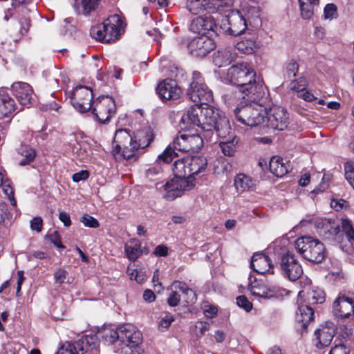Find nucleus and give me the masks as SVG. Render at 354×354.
Listing matches in <instances>:
<instances>
[{
  "mask_svg": "<svg viewBox=\"0 0 354 354\" xmlns=\"http://www.w3.org/2000/svg\"><path fill=\"white\" fill-rule=\"evenodd\" d=\"M227 77L232 84L240 88L243 95H254V100H261L268 93L263 80L257 77L255 71L247 63L230 66Z\"/></svg>",
  "mask_w": 354,
  "mask_h": 354,
  "instance_id": "nucleus-1",
  "label": "nucleus"
},
{
  "mask_svg": "<svg viewBox=\"0 0 354 354\" xmlns=\"http://www.w3.org/2000/svg\"><path fill=\"white\" fill-rule=\"evenodd\" d=\"M201 120L203 136L207 140H211L214 134L216 137L226 138L231 133L229 121L220 115L217 109L205 105Z\"/></svg>",
  "mask_w": 354,
  "mask_h": 354,
  "instance_id": "nucleus-2",
  "label": "nucleus"
},
{
  "mask_svg": "<svg viewBox=\"0 0 354 354\" xmlns=\"http://www.w3.org/2000/svg\"><path fill=\"white\" fill-rule=\"evenodd\" d=\"M298 310L296 312L297 328L306 331L308 323L313 319L314 310L312 305L322 304L325 301V293L321 289H310L306 292L299 291L298 295Z\"/></svg>",
  "mask_w": 354,
  "mask_h": 354,
  "instance_id": "nucleus-3",
  "label": "nucleus"
},
{
  "mask_svg": "<svg viewBox=\"0 0 354 354\" xmlns=\"http://www.w3.org/2000/svg\"><path fill=\"white\" fill-rule=\"evenodd\" d=\"M267 95L268 93L261 100L252 99L254 95H243V98L248 97V100L252 103L245 104L241 103L238 105L234 111L237 121L250 127H255L265 123L267 111L263 104L266 102Z\"/></svg>",
  "mask_w": 354,
  "mask_h": 354,
  "instance_id": "nucleus-4",
  "label": "nucleus"
},
{
  "mask_svg": "<svg viewBox=\"0 0 354 354\" xmlns=\"http://www.w3.org/2000/svg\"><path fill=\"white\" fill-rule=\"evenodd\" d=\"M175 178L167 181L163 186V197L176 198L181 197L189 187L187 178L190 177L187 157L176 160L172 167Z\"/></svg>",
  "mask_w": 354,
  "mask_h": 354,
  "instance_id": "nucleus-5",
  "label": "nucleus"
},
{
  "mask_svg": "<svg viewBox=\"0 0 354 354\" xmlns=\"http://www.w3.org/2000/svg\"><path fill=\"white\" fill-rule=\"evenodd\" d=\"M203 136L199 134H183L176 138L172 146L169 145L158 156V159L164 162H171L177 156L175 150L179 151L194 153L198 152L203 146Z\"/></svg>",
  "mask_w": 354,
  "mask_h": 354,
  "instance_id": "nucleus-6",
  "label": "nucleus"
},
{
  "mask_svg": "<svg viewBox=\"0 0 354 354\" xmlns=\"http://www.w3.org/2000/svg\"><path fill=\"white\" fill-rule=\"evenodd\" d=\"M124 22L118 15H113L106 19L103 23L93 26L90 29L92 38L104 42L115 41L124 32Z\"/></svg>",
  "mask_w": 354,
  "mask_h": 354,
  "instance_id": "nucleus-7",
  "label": "nucleus"
},
{
  "mask_svg": "<svg viewBox=\"0 0 354 354\" xmlns=\"http://www.w3.org/2000/svg\"><path fill=\"white\" fill-rule=\"evenodd\" d=\"M317 232L324 239L339 241L344 234L348 241L354 245V228L351 221L347 218L341 219V227L334 221L322 219L317 222Z\"/></svg>",
  "mask_w": 354,
  "mask_h": 354,
  "instance_id": "nucleus-8",
  "label": "nucleus"
},
{
  "mask_svg": "<svg viewBox=\"0 0 354 354\" xmlns=\"http://www.w3.org/2000/svg\"><path fill=\"white\" fill-rule=\"evenodd\" d=\"M294 245L297 252L309 261L319 263L325 259L324 244L312 236H301L295 241Z\"/></svg>",
  "mask_w": 354,
  "mask_h": 354,
  "instance_id": "nucleus-9",
  "label": "nucleus"
},
{
  "mask_svg": "<svg viewBox=\"0 0 354 354\" xmlns=\"http://www.w3.org/2000/svg\"><path fill=\"white\" fill-rule=\"evenodd\" d=\"M119 348L115 350L120 354H128L131 349L136 348L142 341V334L131 324L118 327Z\"/></svg>",
  "mask_w": 354,
  "mask_h": 354,
  "instance_id": "nucleus-10",
  "label": "nucleus"
},
{
  "mask_svg": "<svg viewBox=\"0 0 354 354\" xmlns=\"http://www.w3.org/2000/svg\"><path fill=\"white\" fill-rule=\"evenodd\" d=\"M133 138L126 129H120L115 132L113 139L112 153L116 160H134L136 154L132 149Z\"/></svg>",
  "mask_w": 354,
  "mask_h": 354,
  "instance_id": "nucleus-11",
  "label": "nucleus"
},
{
  "mask_svg": "<svg viewBox=\"0 0 354 354\" xmlns=\"http://www.w3.org/2000/svg\"><path fill=\"white\" fill-rule=\"evenodd\" d=\"M187 95L192 101L203 105H207L213 100L212 90L204 82L201 73L196 71L192 73Z\"/></svg>",
  "mask_w": 354,
  "mask_h": 354,
  "instance_id": "nucleus-12",
  "label": "nucleus"
},
{
  "mask_svg": "<svg viewBox=\"0 0 354 354\" xmlns=\"http://www.w3.org/2000/svg\"><path fill=\"white\" fill-rule=\"evenodd\" d=\"M279 266L281 274L290 281L297 280L303 274V268L295 255L290 251L280 257Z\"/></svg>",
  "mask_w": 354,
  "mask_h": 354,
  "instance_id": "nucleus-13",
  "label": "nucleus"
},
{
  "mask_svg": "<svg viewBox=\"0 0 354 354\" xmlns=\"http://www.w3.org/2000/svg\"><path fill=\"white\" fill-rule=\"evenodd\" d=\"M245 20L238 10H232L223 20L221 28L230 35L237 36L246 29Z\"/></svg>",
  "mask_w": 354,
  "mask_h": 354,
  "instance_id": "nucleus-14",
  "label": "nucleus"
},
{
  "mask_svg": "<svg viewBox=\"0 0 354 354\" xmlns=\"http://www.w3.org/2000/svg\"><path fill=\"white\" fill-rule=\"evenodd\" d=\"M115 103L114 100L108 95L99 97L95 102L92 113L96 116L99 122L105 123L108 122L115 112Z\"/></svg>",
  "mask_w": 354,
  "mask_h": 354,
  "instance_id": "nucleus-15",
  "label": "nucleus"
},
{
  "mask_svg": "<svg viewBox=\"0 0 354 354\" xmlns=\"http://www.w3.org/2000/svg\"><path fill=\"white\" fill-rule=\"evenodd\" d=\"M265 120L266 126L274 130L283 131L289 123V117L285 109L274 106L267 111Z\"/></svg>",
  "mask_w": 354,
  "mask_h": 354,
  "instance_id": "nucleus-16",
  "label": "nucleus"
},
{
  "mask_svg": "<svg viewBox=\"0 0 354 354\" xmlns=\"http://www.w3.org/2000/svg\"><path fill=\"white\" fill-rule=\"evenodd\" d=\"M92 90L84 86L75 87L72 93L71 104L79 112L84 113L91 108Z\"/></svg>",
  "mask_w": 354,
  "mask_h": 354,
  "instance_id": "nucleus-17",
  "label": "nucleus"
},
{
  "mask_svg": "<svg viewBox=\"0 0 354 354\" xmlns=\"http://www.w3.org/2000/svg\"><path fill=\"white\" fill-rule=\"evenodd\" d=\"M215 48L213 39L205 35L194 38L188 44V50L192 56L203 58Z\"/></svg>",
  "mask_w": 354,
  "mask_h": 354,
  "instance_id": "nucleus-18",
  "label": "nucleus"
},
{
  "mask_svg": "<svg viewBox=\"0 0 354 354\" xmlns=\"http://www.w3.org/2000/svg\"><path fill=\"white\" fill-rule=\"evenodd\" d=\"M221 3L215 0H187V8L193 15H200L204 12L214 13L219 12Z\"/></svg>",
  "mask_w": 354,
  "mask_h": 354,
  "instance_id": "nucleus-19",
  "label": "nucleus"
},
{
  "mask_svg": "<svg viewBox=\"0 0 354 354\" xmlns=\"http://www.w3.org/2000/svg\"><path fill=\"white\" fill-rule=\"evenodd\" d=\"M333 313L342 318L348 317L354 313V299L346 295H339L333 303Z\"/></svg>",
  "mask_w": 354,
  "mask_h": 354,
  "instance_id": "nucleus-20",
  "label": "nucleus"
},
{
  "mask_svg": "<svg viewBox=\"0 0 354 354\" xmlns=\"http://www.w3.org/2000/svg\"><path fill=\"white\" fill-rule=\"evenodd\" d=\"M156 91L163 101L178 99L181 94L180 88L171 79H166L160 82L157 86Z\"/></svg>",
  "mask_w": 354,
  "mask_h": 354,
  "instance_id": "nucleus-21",
  "label": "nucleus"
},
{
  "mask_svg": "<svg viewBox=\"0 0 354 354\" xmlns=\"http://www.w3.org/2000/svg\"><path fill=\"white\" fill-rule=\"evenodd\" d=\"M335 335V328L333 323L322 325L314 333L313 342L317 348H322L330 345Z\"/></svg>",
  "mask_w": 354,
  "mask_h": 354,
  "instance_id": "nucleus-22",
  "label": "nucleus"
},
{
  "mask_svg": "<svg viewBox=\"0 0 354 354\" xmlns=\"http://www.w3.org/2000/svg\"><path fill=\"white\" fill-rule=\"evenodd\" d=\"M12 90L21 105L28 106L31 104L33 90L30 84L21 82H15L12 85Z\"/></svg>",
  "mask_w": 354,
  "mask_h": 354,
  "instance_id": "nucleus-23",
  "label": "nucleus"
},
{
  "mask_svg": "<svg viewBox=\"0 0 354 354\" xmlns=\"http://www.w3.org/2000/svg\"><path fill=\"white\" fill-rule=\"evenodd\" d=\"M99 337L95 335H84L76 342L80 354H100Z\"/></svg>",
  "mask_w": 354,
  "mask_h": 354,
  "instance_id": "nucleus-24",
  "label": "nucleus"
},
{
  "mask_svg": "<svg viewBox=\"0 0 354 354\" xmlns=\"http://www.w3.org/2000/svg\"><path fill=\"white\" fill-rule=\"evenodd\" d=\"M250 267L259 274L274 273L271 260L263 253H255L253 254L250 262Z\"/></svg>",
  "mask_w": 354,
  "mask_h": 354,
  "instance_id": "nucleus-25",
  "label": "nucleus"
},
{
  "mask_svg": "<svg viewBox=\"0 0 354 354\" xmlns=\"http://www.w3.org/2000/svg\"><path fill=\"white\" fill-rule=\"evenodd\" d=\"M153 140V133L151 127H146L142 129L138 130L133 138L132 149L136 151L139 149L147 147Z\"/></svg>",
  "mask_w": 354,
  "mask_h": 354,
  "instance_id": "nucleus-26",
  "label": "nucleus"
},
{
  "mask_svg": "<svg viewBox=\"0 0 354 354\" xmlns=\"http://www.w3.org/2000/svg\"><path fill=\"white\" fill-rule=\"evenodd\" d=\"M17 109L15 100L8 90L0 88V118L10 115Z\"/></svg>",
  "mask_w": 354,
  "mask_h": 354,
  "instance_id": "nucleus-27",
  "label": "nucleus"
},
{
  "mask_svg": "<svg viewBox=\"0 0 354 354\" xmlns=\"http://www.w3.org/2000/svg\"><path fill=\"white\" fill-rule=\"evenodd\" d=\"M248 290L253 296L261 299H270L276 295L274 289L268 288L263 283L257 281L251 283L248 287Z\"/></svg>",
  "mask_w": 354,
  "mask_h": 354,
  "instance_id": "nucleus-28",
  "label": "nucleus"
},
{
  "mask_svg": "<svg viewBox=\"0 0 354 354\" xmlns=\"http://www.w3.org/2000/svg\"><path fill=\"white\" fill-rule=\"evenodd\" d=\"M290 169V165L288 161L279 156H274L270 161V171L277 177H282L286 175Z\"/></svg>",
  "mask_w": 354,
  "mask_h": 354,
  "instance_id": "nucleus-29",
  "label": "nucleus"
},
{
  "mask_svg": "<svg viewBox=\"0 0 354 354\" xmlns=\"http://www.w3.org/2000/svg\"><path fill=\"white\" fill-rule=\"evenodd\" d=\"M187 163L189 170H190V177H192L205 170L207 160L205 157L201 156H187Z\"/></svg>",
  "mask_w": 354,
  "mask_h": 354,
  "instance_id": "nucleus-30",
  "label": "nucleus"
},
{
  "mask_svg": "<svg viewBox=\"0 0 354 354\" xmlns=\"http://www.w3.org/2000/svg\"><path fill=\"white\" fill-rule=\"evenodd\" d=\"M124 252L129 261H135L142 254L141 242L136 239H131L124 245Z\"/></svg>",
  "mask_w": 354,
  "mask_h": 354,
  "instance_id": "nucleus-31",
  "label": "nucleus"
},
{
  "mask_svg": "<svg viewBox=\"0 0 354 354\" xmlns=\"http://www.w3.org/2000/svg\"><path fill=\"white\" fill-rule=\"evenodd\" d=\"M203 106H194L191 107L182 117L183 122H187L201 129V115H202Z\"/></svg>",
  "mask_w": 354,
  "mask_h": 354,
  "instance_id": "nucleus-32",
  "label": "nucleus"
},
{
  "mask_svg": "<svg viewBox=\"0 0 354 354\" xmlns=\"http://www.w3.org/2000/svg\"><path fill=\"white\" fill-rule=\"evenodd\" d=\"M255 185L253 180L244 174H239L234 178V186L239 193L251 190Z\"/></svg>",
  "mask_w": 354,
  "mask_h": 354,
  "instance_id": "nucleus-33",
  "label": "nucleus"
},
{
  "mask_svg": "<svg viewBox=\"0 0 354 354\" xmlns=\"http://www.w3.org/2000/svg\"><path fill=\"white\" fill-rule=\"evenodd\" d=\"M98 335L105 344H115V350L119 348L118 328L115 330L111 328L106 327L98 332Z\"/></svg>",
  "mask_w": 354,
  "mask_h": 354,
  "instance_id": "nucleus-34",
  "label": "nucleus"
},
{
  "mask_svg": "<svg viewBox=\"0 0 354 354\" xmlns=\"http://www.w3.org/2000/svg\"><path fill=\"white\" fill-rule=\"evenodd\" d=\"M100 0H75V7L83 15H88L95 10Z\"/></svg>",
  "mask_w": 354,
  "mask_h": 354,
  "instance_id": "nucleus-35",
  "label": "nucleus"
},
{
  "mask_svg": "<svg viewBox=\"0 0 354 354\" xmlns=\"http://www.w3.org/2000/svg\"><path fill=\"white\" fill-rule=\"evenodd\" d=\"M17 151L19 155H21L22 157H24V158L22 159L19 162L21 165H26L29 164L35 159L36 156L35 150L27 145H21L18 148Z\"/></svg>",
  "mask_w": 354,
  "mask_h": 354,
  "instance_id": "nucleus-36",
  "label": "nucleus"
},
{
  "mask_svg": "<svg viewBox=\"0 0 354 354\" xmlns=\"http://www.w3.org/2000/svg\"><path fill=\"white\" fill-rule=\"evenodd\" d=\"M174 286L175 289L179 290L185 297L187 304H194L196 301V295L195 292L189 288L185 283L180 281L174 282Z\"/></svg>",
  "mask_w": 354,
  "mask_h": 354,
  "instance_id": "nucleus-37",
  "label": "nucleus"
},
{
  "mask_svg": "<svg viewBox=\"0 0 354 354\" xmlns=\"http://www.w3.org/2000/svg\"><path fill=\"white\" fill-rule=\"evenodd\" d=\"M238 141L236 138H230L229 140L222 141L219 145L223 153L227 156H233L236 152V145Z\"/></svg>",
  "mask_w": 354,
  "mask_h": 354,
  "instance_id": "nucleus-38",
  "label": "nucleus"
},
{
  "mask_svg": "<svg viewBox=\"0 0 354 354\" xmlns=\"http://www.w3.org/2000/svg\"><path fill=\"white\" fill-rule=\"evenodd\" d=\"M330 176L329 174H324L323 176L322 182L319 184V185L315 188L311 194H313L311 197H316L319 194L323 193L326 191L330 185Z\"/></svg>",
  "mask_w": 354,
  "mask_h": 354,
  "instance_id": "nucleus-39",
  "label": "nucleus"
},
{
  "mask_svg": "<svg viewBox=\"0 0 354 354\" xmlns=\"http://www.w3.org/2000/svg\"><path fill=\"white\" fill-rule=\"evenodd\" d=\"M301 15L304 19H309L313 15L314 6L303 0H299Z\"/></svg>",
  "mask_w": 354,
  "mask_h": 354,
  "instance_id": "nucleus-40",
  "label": "nucleus"
},
{
  "mask_svg": "<svg viewBox=\"0 0 354 354\" xmlns=\"http://www.w3.org/2000/svg\"><path fill=\"white\" fill-rule=\"evenodd\" d=\"M308 80L304 77H301L297 80H293L290 84V89L295 91L297 93L303 92L306 88L308 86Z\"/></svg>",
  "mask_w": 354,
  "mask_h": 354,
  "instance_id": "nucleus-41",
  "label": "nucleus"
},
{
  "mask_svg": "<svg viewBox=\"0 0 354 354\" xmlns=\"http://www.w3.org/2000/svg\"><path fill=\"white\" fill-rule=\"evenodd\" d=\"M254 43L252 41H241L238 42L236 48L245 54H252L254 52Z\"/></svg>",
  "mask_w": 354,
  "mask_h": 354,
  "instance_id": "nucleus-42",
  "label": "nucleus"
},
{
  "mask_svg": "<svg viewBox=\"0 0 354 354\" xmlns=\"http://www.w3.org/2000/svg\"><path fill=\"white\" fill-rule=\"evenodd\" d=\"M345 176L354 189V162H347L344 165Z\"/></svg>",
  "mask_w": 354,
  "mask_h": 354,
  "instance_id": "nucleus-43",
  "label": "nucleus"
},
{
  "mask_svg": "<svg viewBox=\"0 0 354 354\" xmlns=\"http://www.w3.org/2000/svg\"><path fill=\"white\" fill-rule=\"evenodd\" d=\"M57 354H80L78 349L76 348V342L75 344L66 342L58 350Z\"/></svg>",
  "mask_w": 354,
  "mask_h": 354,
  "instance_id": "nucleus-44",
  "label": "nucleus"
},
{
  "mask_svg": "<svg viewBox=\"0 0 354 354\" xmlns=\"http://www.w3.org/2000/svg\"><path fill=\"white\" fill-rule=\"evenodd\" d=\"M202 24H203V17H196L191 21L189 25V30L193 32L204 35Z\"/></svg>",
  "mask_w": 354,
  "mask_h": 354,
  "instance_id": "nucleus-45",
  "label": "nucleus"
},
{
  "mask_svg": "<svg viewBox=\"0 0 354 354\" xmlns=\"http://www.w3.org/2000/svg\"><path fill=\"white\" fill-rule=\"evenodd\" d=\"M81 223L91 228H97L100 226L98 221L88 214H84L80 218Z\"/></svg>",
  "mask_w": 354,
  "mask_h": 354,
  "instance_id": "nucleus-46",
  "label": "nucleus"
},
{
  "mask_svg": "<svg viewBox=\"0 0 354 354\" xmlns=\"http://www.w3.org/2000/svg\"><path fill=\"white\" fill-rule=\"evenodd\" d=\"M299 64L294 59H290L286 66V73L289 78L295 77L298 72Z\"/></svg>",
  "mask_w": 354,
  "mask_h": 354,
  "instance_id": "nucleus-47",
  "label": "nucleus"
},
{
  "mask_svg": "<svg viewBox=\"0 0 354 354\" xmlns=\"http://www.w3.org/2000/svg\"><path fill=\"white\" fill-rule=\"evenodd\" d=\"M325 19H332L337 16V7L333 3H328L324 8Z\"/></svg>",
  "mask_w": 354,
  "mask_h": 354,
  "instance_id": "nucleus-48",
  "label": "nucleus"
},
{
  "mask_svg": "<svg viewBox=\"0 0 354 354\" xmlns=\"http://www.w3.org/2000/svg\"><path fill=\"white\" fill-rule=\"evenodd\" d=\"M67 271L64 268H59L54 273V279L56 283L62 284L65 282Z\"/></svg>",
  "mask_w": 354,
  "mask_h": 354,
  "instance_id": "nucleus-49",
  "label": "nucleus"
},
{
  "mask_svg": "<svg viewBox=\"0 0 354 354\" xmlns=\"http://www.w3.org/2000/svg\"><path fill=\"white\" fill-rule=\"evenodd\" d=\"M236 304L241 308L245 309L247 312H249L252 308V304L245 296H239L236 298Z\"/></svg>",
  "mask_w": 354,
  "mask_h": 354,
  "instance_id": "nucleus-50",
  "label": "nucleus"
},
{
  "mask_svg": "<svg viewBox=\"0 0 354 354\" xmlns=\"http://www.w3.org/2000/svg\"><path fill=\"white\" fill-rule=\"evenodd\" d=\"M173 321V316L171 315L167 314L160 319L159 323V328L162 330L167 329Z\"/></svg>",
  "mask_w": 354,
  "mask_h": 354,
  "instance_id": "nucleus-51",
  "label": "nucleus"
},
{
  "mask_svg": "<svg viewBox=\"0 0 354 354\" xmlns=\"http://www.w3.org/2000/svg\"><path fill=\"white\" fill-rule=\"evenodd\" d=\"M330 206L335 211L346 209L348 206V201H330Z\"/></svg>",
  "mask_w": 354,
  "mask_h": 354,
  "instance_id": "nucleus-52",
  "label": "nucleus"
},
{
  "mask_svg": "<svg viewBox=\"0 0 354 354\" xmlns=\"http://www.w3.org/2000/svg\"><path fill=\"white\" fill-rule=\"evenodd\" d=\"M203 308L205 315L209 318H212L216 316L218 312L217 307L214 306L204 304Z\"/></svg>",
  "mask_w": 354,
  "mask_h": 354,
  "instance_id": "nucleus-53",
  "label": "nucleus"
},
{
  "mask_svg": "<svg viewBox=\"0 0 354 354\" xmlns=\"http://www.w3.org/2000/svg\"><path fill=\"white\" fill-rule=\"evenodd\" d=\"M180 295L176 291H172L167 299V303L170 306H176L180 301Z\"/></svg>",
  "mask_w": 354,
  "mask_h": 354,
  "instance_id": "nucleus-54",
  "label": "nucleus"
},
{
  "mask_svg": "<svg viewBox=\"0 0 354 354\" xmlns=\"http://www.w3.org/2000/svg\"><path fill=\"white\" fill-rule=\"evenodd\" d=\"M89 176V172L87 170H82L74 174L72 176L73 181L78 183L86 180Z\"/></svg>",
  "mask_w": 354,
  "mask_h": 354,
  "instance_id": "nucleus-55",
  "label": "nucleus"
},
{
  "mask_svg": "<svg viewBox=\"0 0 354 354\" xmlns=\"http://www.w3.org/2000/svg\"><path fill=\"white\" fill-rule=\"evenodd\" d=\"M50 241L59 248H64V245L62 243L61 237L57 232H54L50 235Z\"/></svg>",
  "mask_w": 354,
  "mask_h": 354,
  "instance_id": "nucleus-56",
  "label": "nucleus"
},
{
  "mask_svg": "<svg viewBox=\"0 0 354 354\" xmlns=\"http://www.w3.org/2000/svg\"><path fill=\"white\" fill-rule=\"evenodd\" d=\"M153 253L157 257H166L168 254V248L164 245H158L156 247Z\"/></svg>",
  "mask_w": 354,
  "mask_h": 354,
  "instance_id": "nucleus-57",
  "label": "nucleus"
},
{
  "mask_svg": "<svg viewBox=\"0 0 354 354\" xmlns=\"http://www.w3.org/2000/svg\"><path fill=\"white\" fill-rule=\"evenodd\" d=\"M348 350L346 348V346L343 344H339L335 345L333 346L329 354H348Z\"/></svg>",
  "mask_w": 354,
  "mask_h": 354,
  "instance_id": "nucleus-58",
  "label": "nucleus"
},
{
  "mask_svg": "<svg viewBox=\"0 0 354 354\" xmlns=\"http://www.w3.org/2000/svg\"><path fill=\"white\" fill-rule=\"evenodd\" d=\"M214 26H216V25L211 19L203 17V24H202V28L204 31V35L208 30H213Z\"/></svg>",
  "mask_w": 354,
  "mask_h": 354,
  "instance_id": "nucleus-59",
  "label": "nucleus"
},
{
  "mask_svg": "<svg viewBox=\"0 0 354 354\" xmlns=\"http://www.w3.org/2000/svg\"><path fill=\"white\" fill-rule=\"evenodd\" d=\"M32 230L40 232L42 227V220L40 217H35L30 221Z\"/></svg>",
  "mask_w": 354,
  "mask_h": 354,
  "instance_id": "nucleus-60",
  "label": "nucleus"
},
{
  "mask_svg": "<svg viewBox=\"0 0 354 354\" xmlns=\"http://www.w3.org/2000/svg\"><path fill=\"white\" fill-rule=\"evenodd\" d=\"M1 189L3 192L5 196L7 197V199H15L14 191L11 186L9 185H3Z\"/></svg>",
  "mask_w": 354,
  "mask_h": 354,
  "instance_id": "nucleus-61",
  "label": "nucleus"
},
{
  "mask_svg": "<svg viewBox=\"0 0 354 354\" xmlns=\"http://www.w3.org/2000/svg\"><path fill=\"white\" fill-rule=\"evenodd\" d=\"M59 218L65 226L68 227L71 225V218L68 213L65 212H60Z\"/></svg>",
  "mask_w": 354,
  "mask_h": 354,
  "instance_id": "nucleus-62",
  "label": "nucleus"
},
{
  "mask_svg": "<svg viewBox=\"0 0 354 354\" xmlns=\"http://www.w3.org/2000/svg\"><path fill=\"white\" fill-rule=\"evenodd\" d=\"M298 96L302 97L304 100L308 102H312L316 100V97L314 96L313 94L306 90H304L303 92H301V93L299 94Z\"/></svg>",
  "mask_w": 354,
  "mask_h": 354,
  "instance_id": "nucleus-63",
  "label": "nucleus"
},
{
  "mask_svg": "<svg viewBox=\"0 0 354 354\" xmlns=\"http://www.w3.org/2000/svg\"><path fill=\"white\" fill-rule=\"evenodd\" d=\"M143 299L148 302H151L155 300L156 296L153 292L151 290H146L143 293Z\"/></svg>",
  "mask_w": 354,
  "mask_h": 354,
  "instance_id": "nucleus-64",
  "label": "nucleus"
}]
</instances>
